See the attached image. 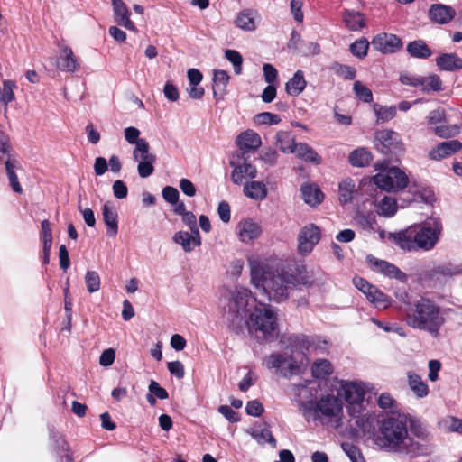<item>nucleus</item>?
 I'll use <instances>...</instances> for the list:
<instances>
[{
  "mask_svg": "<svg viewBox=\"0 0 462 462\" xmlns=\"http://www.w3.org/2000/svg\"><path fill=\"white\" fill-rule=\"evenodd\" d=\"M306 85L307 82L304 79L303 72L297 70L293 77L286 83L285 89L290 96H299L304 90Z\"/></svg>",
  "mask_w": 462,
  "mask_h": 462,
  "instance_id": "32",
  "label": "nucleus"
},
{
  "mask_svg": "<svg viewBox=\"0 0 462 462\" xmlns=\"http://www.w3.org/2000/svg\"><path fill=\"white\" fill-rule=\"evenodd\" d=\"M368 47V41L365 38H361L350 45V51L356 57L364 58L367 54Z\"/></svg>",
  "mask_w": 462,
  "mask_h": 462,
  "instance_id": "52",
  "label": "nucleus"
},
{
  "mask_svg": "<svg viewBox=\"0 0 462 462\" xmlns=\"http://www.w3.org/2000/svg\"><path fill=\"white\" fill-rule=\"evenodd\" d=\"M300 410L307 420L318 419L319 415L340 420L343 414L342 402L336 396L328 394L318 402H302Z\"/></svg>",
  "mask_w": 462,
  "mask_h": 462,
  "instance_id": "7",
  "label": "nucleus"
},
{
  "mask_svg": "<svg viewBox=\"0 0 462 462\" xmlns=\"http://www.w3.org/2000/svg\"><path fill=\"white\" fill-rule=\"evenodd\" d=\"M358 189L356 181L346 177L338 183V201L341 205L349 204L353 201Z\"/></svg>",
  "mask_w": 462,
  "mask_h": 462,
  "instance_id": "24",
  "label": "nucleus"
},
{
  "mask_svg": "<svg viewBox=\"0 0 462 462\" xmlns=\"http://www.w3.org/2000/svg\"><path fill=\"white\" fill-rule=\"evenodd\" d=\"M374 111L377 117V121L386 122L393 119L396 114L395 107L383 106L380 105L374 106Z\"/></svg>",
  "mask_w": 462,
  "mask_h": 462,
  "instance_id": "48",
  "label": "nucleus"
},
{
  "mask_svg": "<svg viewBox=\"0 0 462 462\" xmlns=\"http://www.w3.org/2000/svg\"><path fill=\"white\" fill-rule=\"evenodd\" d=\"M436 63L442 70H455L462 69V59L455 53L442 54L436 60Z\"/></svg>",
  "mask_w": 462,
  "mask_h": 462,
  "instance_id": "33",
  "label": "nucleus"
},
{
  "mask_svg": "<svg viewBox=\"0 0 462 462\" xmlns=\"http://www.w3.org/2000/svg\"><path fill=\"white\" fill-rule=\"evenodd\" d=\"M420 88L423 92L440 91L442 89V81L439 76L432 74L420 78Z\"/></svg>",
  "mask_w": 462,
  "mask_h": 462,
  "instance_id": "40",
  "label": "nucleus"
},
{
  "mask_svg": "<svg viewBox=\"0 0 462 462\" xmlns=\"http://www.w3.org/2000/svg\"><path fill=\"white\" fill-rule=\"evenodd\" d=\"M311 372L314 377L324 379L333 373V365L327 359H318L313 363Z\"/></svg>",
  "mask_w": 462,
  "mask_h": 462,
  "instance_id": "38",
  "label": "nucleus"
},
{
  "mask_svg": "<svg viewBox=\"0 0 462 462\" xmlns=\"http://www.w3.org/2000/svg\"><path fill=\"white\" fill-rule=\"evenodd\" d=\"M133 159L137 162V171L141 178H147L154 171L155 154L150 152L148 142H141L133 150Z\"/></svg>",
  "mask_w": 462,
  "mask_h": 462,
  "instance_id": "10",
  "label": "nucleus"
},
{
  "mask_svg": "<svg viewBox=\"0 0 462 462\" xmlns=\"http://www.w3.org/2000/svg\"><path fill=\"white\" fill-rule=\"evenodd\" d=\"M230 79L228 73L223 69H216L213 76V94L217 96L218 92L222 97L225 93L226 85Z\"/></svg>",
  "mask_w": 462,
  "mask_h": 462,
  "instance_id": "36",
  "label": "nucleus"
},
{
  "mask_svg": "<svg viewBox=\"0 0 462 462\" xmlns=\"http://www.w3.org/2000/svg\"><path fill=\"white\" fill-rule=\"evenodd\" d=\"M353 283L356 289H358L365 295L366 299L369 297V292H372V291L375 288L374 285L370 284L367 281L361 277H355L353 279Z\"/></svg>",
  "mask_w": 462,
  "mask_h": 462,
  "instance_id": "59",
  "label": "nucleus"
},
{
  "mask_svg": "<svg viewBox=\"0 0 462 462\" xmlns=\"http://www.w3.org/2000/svg\"><path fill=\"white\" fill-rule=\"evenodd\" d=\"M163 94H164L165 97L171 102H176L180 98V94H179L178 88L173 84H171L170 82H167L164 85Z\"/></svg>",
  "mask_w": 462,
  "mask_h": 462,
  "instance_id": "62",
  "label": "nucleus"
},
{
  "mask_svg": "<svg viewBox=\"0 0 462 462\" xmlns=\"http://www.w3.org/2000/svg\"><path fill=\"white\" fill-rule=\"evenodd\" d=\"M237 147L245 152H254L262 145L260 135L254 130L248 129L242 132L236 139Z\"/></svg>",
  "mask_w": 462,
  "mask_h": 462,
  "instance_id": "20",
  "label": "nucleus"
},
{
  "mask_svg": "<svg viewBox=\"0 0 462 462\" xmlns=\"http://www.w3.org/2000/svg\"><path fill=\"white\" fill-rule=\"evenodd\" d=\"M405 322L409 327L426 331L436 337L446 323V318L435 301L421 298L409 308L405 314Z\"/></svg>",
  "mask_w": 462,
  "mask_h": 462,
  "instance_id": "5",
  "label": "nucleus"
},
{
  "mask_svg": "<svg viewBox=\"0 0 462 462\" xmlns=\"http://www.w3.org/2000/svg\"><path fill=\"white\" fill-rule=\"evenodd\" d=\"M59 55L56 60V68L65 72H75L79 68V62L72 49L65 42L58 43Z\"/></svg>",
  "mask_w": 462,
  "mask_h": 462,
  "instance_id": "14",
  "label": "nucleus"
},
{
  "mask_svg": "<svg viewBox=\"0 0 462 462\" xmlns=\"http://www.w3.org/2000/svg\"><path fill=\"white\" fill-rule=\"evenodd\" d=\"M461 148L462 143L457 140L442 142L434 147L431 151H430L429 157L431 160H441L458 152Z\"/></svg>",
  "mask_w": 462,
  "mask_h": 462,
  "instance_id": "23",
  "label": "nucleus"
},
{
  "mask_svg": "<svg viewBox=\"0 0 462 462\" xmlns=\"http://www.w3.org/2000/svg\"><path fill=\"white\" fill-rule=\"evenodd\" d=\"M429 367V380L436 382L439 379V372L441 369V363L437 359L430 360L428 363Z\"/></svg>",
  "mask_w": 462,
  "mask_h": 462,
  "instance_id": "60",
  "label": "nucleus"
},
{
  "mask_svg": "<svg viewBox=\"0 0 462 462\" xmlns=\"http://www.w3.org/2000/svg\"><path fill=\"white\" fill-rule=\"evenodd\" d=\"M462 274V263L446 262L434 266L428 271L427 278L434 284L442 283L445 279H451Z\"/></svg>",
  "mask_w": 462,
  "mask_h": 462,
  "instance_id": "11",
  "label": "nucleus"
},
{
  "mask_svg": "<svg viewBox=\"0 0 462 462\" xmlns=\"http://www.w3.org/2000/svg\"><path fill=\"white\" fill-rule=\"evenodd\" d=\"M300 191L304 202L311 207H315L320 204L321 201L323 200V193L321 192L319 188L314 183H303L300 188Z\"/></svg>",
  "mask_w": 462,
  "mask_h": 462,
  "instance_id": "25",
  "label": "nucleus"
},
{
  "mask_svg": "<svg viewBox=\"0 0 462 462\" xmlns=\"http://www.w3.org/2000/svg\"><path fill=\"white\" fill-rule=\"evenodd\" d=\"M103 220L107 227V235L111 237L118 232V216L116 210L110 203L104 204L102 208Z\"/></svg>",
  "mask_w": 462,
  "mask_h": 462,
  "instance_id": "26",
  "label": "nucleus"
},
{
  "mask_svg": "<svg viewBox=\"0 0 462 462\" xmlns=\"http://www.w3.org/2000/svg\"><path fill=\"white\" fill-rule=\"evenodd\" d=\"M372 46L383 53H393L402 46L401 40L394 34L380 33L372 41Z\"/></svg>",
  "mask_w": 462,
  "mask_h": 462,
  "instance_id": "18",
  "label": "nucleus"
},
{
  "mask_svg": "<svg viewBox=\"0 0 462 462\" xmlns=\"http://www.w3.org/2000/svg\"><path fill=\"white\" fill-rule=\"evenodd\" d=\"M367 300L377 309H386L390 305L389 297L376 287L369 292Z\"/></svg>",
  "mask_w": 462,
  "mask_h": 462,
  "instance_id": "42",
  "label": "nucleus"
},
{
  "mask_svg": "<svg viewBox=\"0 0 462 462\" xmlns=\"http://www.w3.org/2000/svg\"><path fill=\"white\" fill-rule=\"evenodd\" d=\"M125 138L130 144H134V146H138L141 142H147L145 139L140 138L141 132L134 127L129 126L124 130Z\"/></svg>",
  "mask_w": 462,
  "mask_h": 462,
  "instance_id": "54",
  "label": "nucleus"
},
{
  "mask_svg": "<svg viewBox=\"0 0 462 462\" xmlns=\"http://www.w3.org/2000/svg\"><path fill=\"white\" fill-rule=\"evenodd\" d=\"M223 304L224 317L236 334L245 330L259 340L270 341L278 336L277 314L272 306L259 303L252 291L242 285L227 288Z\"/></svg>",
  "mask_w": 462,
  "mask_h": 462,
  "instance_id": "1",
  "label": "nucleus"
},
{
  "mask_svg": "<svg viewBox=\"0 0 462 462\" xmlns=\"http://www.w3.org/2000/svg\"><path fill=\"white\" fill-rule=\"evenodd\" d=\"M319 239L320 232L318 226L313 224L305 226L298 236V253L302 256L310 254Z\"/></svg>",
  "mask_w": 462,
  "mask_h": 462,
  "instance_id": "12",
  "label": "nucleus"
},
{
  "mask_svg": "<svg viewBox=\"0 0 462 462\" xmlns=\"http://www.w3.org/2000/svg\"><path fill=\"white\" fill-rule=\"evenodd\" d=\"M244 194L255 200H263L267 196V188L263 182L251 181L244 186Z\"/></svg>",
  "mask_w": 462,
  "mask_h": 462,
  "instance_id": "30",
  "label": "nucleus"
},
{
  "mask_svg": "<svg viewBox=\"0 0 462 462\" xmlns=\"http://www.w3.org/2000/svg\"><path fill=\"white\" fill-rule=\"evenodd\" d=\"M375 139L390 152H402L403 144L400 135L392 130H381L375 134Z\"/></svg>",
  "mask_w": 462,
  "mask_h": 462,
  "instance_id": "19",
  "label": "nucleus"
},
{
  "mask_svg": "<svg viewBox=\"0 0 462 462\" xmlns=\"http://www.w3.org/2000/svg\"><path fill=\"white\" fill-rule=\"evenodd\" d=\"M16 85L14 81L5 79L3 81V85L0 88V101L5 105L14 99V89Z\"/></svg>",
  "mask_w": 462,
  "mask_h": 462,
  "instance_id": "45",
  "label": "nucleus"
},
{
  "mask_svg": "<svg viewBox=\"0 0 462 462\" xmlns=\"http://www.w3.org/2000/svg\"><path fill=\"white\" fill-rule=\"evenodd\" d=\"M367 260L371 266L374 267L375 272L381 273L383 275L396 279L402 282H406L408 280V275L402 272L397 266L393 263H390L386 261L377 259L373 256H368Z\"/></svg>",
  "mask_w": 462,
  "mask_h": 462,
  "instance_id": "16",
  "label": "nucleus"
},
{
  "mask_svg": "<svg viewBox=\"0 0 462 462\" xmlns=\"http://www.w3.org/2000/svg\"><path fill=\"white\" fill-rule=\"evenodd\" d=\"M262 232L261 225L251 218L240 220L236 226V235L244 244L253 243L260 237Z\"/></svg>",
  "mask_w": 462,
  "mask_h": 462,
  "instance_id": "13",
  "label": "nucleus"
},
{
  "mask_svg": "<svg viewBox=\"0 0 462 462\" xmlns=\"http://www.w3.org/2000/svg\"><path fill=\"white\" fill-rule=\"evenodd\" d=\"M443 233L439 218L430 217L421 224L389 233L388 239L404 252H429L435 248Z\"/></svg>",
  "mask_w": 462,
  "mask_h": 462,
  "instance_id": "4",
  "label": "nucleus"
},
{
  "mask_svg": "<svg viewBox=\"0 0 462 462\" xmlns=\"http://www.w3.org/2000/svg\"><path fill=\"white\" fill-rule=\"evenodd\" d=\"M407 51L416 58L426 59L431 55V51L422 41H414L407 46Z\"/></svg>",
  "mask_w": 462,
  "mask_h": 462,
  "instance_id": "41",
  "label": "nucleus"
},
{
  "mask_svg": "<svg viewBox=\"0 0 462 462\" xmlns=\"http://www.w3.org/2000/svg\"><path fill=\"white\" fill-rule=\"evenodd\" d=\"M41 238L43 245H52V233L51 229V223L49 220H43L41 224Z\"/></svg>",
  "mask_w": 462,
  "mask_h": 462,
  "instance_id": "58",
  "label": "nucleus"
},
{
  "mask_svg": "<svg viewBox=\"0 0 462 462\" xmlns=\"http://www.w3.org/2000/svg\"><path fill=\"white\" fill-rule=\"evenodd\" d=\"M85 283L89 293L97 292L100 290V276L96 271H88L85 275Z\"/></svg>",
  "mask_w": 462,
  "mask_h": 462,
  "instance_id": "46",
  "label": "nucleus"
},
{
  "mask_svg": "<svg viewBox=\"0 0 462 462\" xmlns=\"http://www.w3.org/2000/svg\"><path fill=\"white\" fill-rule=\"evenodd\" d=\"M342 448L352 462H365L356 447L348 443H343Z\"/></svg>",
  "mask_w": 462,
  "mask_h": 462,
  "instance_id": "56",
  "label": "nucleus"
},
{
  "mask_svg": "<svg viewBox=\"0 0 462 462\" xmlns=\"http://www.w3.org/2000/svg\"><path fill=\"white\" fill-rule=\"evenodd\" d=\"M367 300L377 309H386L390 305L389 297L376 287L369 292Z\"/></svg>",
  "mask_w": 462,
  "mask_h": 462,
  "instance_id": "43",
  "label": "nucleus"
},
{
  "mask_svg": "<svg viewBox=\"0 0 462 462\" xmlns=\"http://www.w3.org/2000/svg\"><path fill=\"white\" fill-rule=\"evenodd\" d=\"M274 144L283 153H293L294 147L296 146L294 136L288 131H278L274 136Z\"/></svg>",
  "mask_w": 462,
  "mask_h": 462,
  "instance_id": "29",
  "label": "nucleus"
},
{
  "mask_svg": "<svg viewBox=\"0 0 462 462\" xmlns=\"http://www.w3.org/2000/svg\"><path fill=\"white\" fill-rule=\"evenodd\" d=\"M250 434L261 445L269 443L274 447L276 444L275 439L265 424L254 427L251 430Z\"/></svg>",
  "mask_w": 462,
  "mask_h": 462,
  "instance_id": "37",
  "label": "nucleus"
},
{
  "mask_svg": "<svg viewBox=\"0 0 462 462\" xmlns=\"http://www.w3.org/2000/svg\"><path fill=\"white\" fill-rule=\"evenodd\" d=\"M303 3L302 0H291V12L293 15V18L298 23H301L303 21V13L301 11Z\"/></svg>",
  "mask_w": 462,
  "mask_h": 462,
  "instance_id": "61",
  "label": "nucleus"
},
{
  "mask_svg": "<svg viewBox=\"0 0 462 462\" xmlns=\"http://www.w3.org/2000/svg\"><path fill=\"white\" fill-rule=\"evenodd\" d=\"M356 221L363 229H370L373 228L375 223V217L373 213L365 214L358 212L356 217Z\"/></svg>",
  "mask_w": 462,
  "mask_h": 462,
  "instance_id": "55",
  "label": "nucleus"
},
{
  "mask_svg": "<svg viewBox=\"0 0 462 462\" xmlns=\"http://www.w3.org/2000/svg\"><path fill=\"white\" fill-rule=\"evenodd\" d=\"M407 382L410 389L417 398L421 399L429 394L428 384L414 372H407Z\"/></svg>",
  "mask_w": 462,
  "mask_h": 462,
  "instance_id": "28",
  "label": "nucleus"
},
{
  "mask_svg": "<svg viewBox=\"0 0 462 462\" xmlns=\"http://www.w3.org/2000/svg\"><path fill=\"white\" fill-rule=\"evenodd\" d=\"M373 182L380 189L397 192L408 186L409 178L402 169L393 166L382 169L373 177Z\"/></svg>",
  "mask_w": 462,
  "mask_h": 462,
  "instance_id": "8",
  "label": "nucleus"
},
{
  "mask_svg": "<svg viewBox=\"0 0 462 462\" xmlns=\"http://www.w3.org/2000/svg\"><path fill=\"white\" fill-rule=\"evenodd\" d=\"M162 197L167 202L176 204L179 199V191L173 187L166 186L162 189Z\"/></svg>",
  "mask_w": 462,
  "mask_h": 462,
  "instance_id": "63",
  "label": "nucleus"
},
{
  "mask_svg": "<svg viewBox=\"0 0 462 462\" xmlns=\"http://www.w3.org/2000/svg\"><path fill=\"white\" fill-rule=\"evenodd\" d=\"M225 57L232 63L234 67V72L236 75L242 72L243 57L235 50H226L225 51Z\"/></svg>",
  "mask_w": 462,
  "mask_h": 462,
  "instance_id": "50",
  "label": "nucleus"
},
{
  "mask_svg": "<svg viewBox=\"0 0 462 462\" xmlns=\"http://www.w3.org/2000/svg\"><path fill=\"white\" fill-rule=\"evenodd\" d=\"M293 153L306 162L319 163L320 161L317 152L305 143H297L294 147Z\"/></svg>",
  "mask_w": 462,
  "mask_h": 462,
  "instance_id": "39",
  "label": "nucleus"
},
{
  "mask_svg": "<svg viewBox=\"0 0 462 462\" xmlns=\"http://www.w3.org/2000/svg\"><path fill=\"white\" fill-rule=\"evenodd\" d=\"M353 90L356 94V96L365 101V102H371L373 99V94L372 91L366 88L362 82L356 81L353 86Z\"/></svg>",
  "mask_w": 462,
  "mask_h": 462,
  "instance_id": "53",
  "label": "nucleus"
},
{
  "mask_svg": "<svg viewBox=\"0 0 462 462\" xmlns=\"http://www.w3.org/2000/svg\"><path fill=\"white\" fill-rule=\"evenodd\" d=\"M6 174L13 190L18 194L23 193V188L18 181L17 175L14 170V164L9 159L5 161Z\"/></svg>",
  "mask_w": 462,
  "mask_h": 462,
  "instance_id": "47",
  "label": "nucleus"
},
{
  "mask_svg": "<svg viewBox=\"0 0 462 462\" xmlns=\"http://www.w3.org/2000/svg\"><path fill=\"white\" fill-rule=\"evenodd\" d=\"M343 21L351 31H359L366 24L365 18L361 13L350 10L344 12Z\"/></svg>",
  "mask_w": 462,
  "mask_h": 462,
  "instance_id": "31",
  "label": "nucleus"
},
{
  "mask_svg": "<svg viewBox=\"0 0 462 462\" xmlns=\"http://www.w3.org/2000/svg\"><path fill=\"white\" fill-rule=\"evenodd\" d=\"M172 240L177 245H180L184 252H191L195 247H198L201 245V238L199 235V231H178L173 236Z\"/></svg>",
  "mask_w": 462,
  "mask_h": 462,
  "instance_id": "21",
  "label": "nucleus"
},
{
  "mask_svg": "<svg viewBox=\"0 0 462 462\" xmlns=\"http://www.w3.org/2000/svg\"><path fill=\"white\" fill-rule=\"evenodd\" d=\"M113 193L117 199H125L127 196L128 189L126 185L120 180H116L113 183Z\"/></svg>",
  "mask_w": 462,
  "mask_h": 462,
  "instance_id": "64",
  "label": "nucleus"
},
{
  "mask_svg": "<svg viewBox=\"0 0 462 462\" xmlns=\"http://www.w3.org/2000/svg\"><path fill=\"white\" fill-rule=\"evenodd\" d=\"M261 22V16L257 11L252 9H245L240 11L235 20V25L245 32H254L257 29Z\"/></svg>",
  "mask_w": 462,
  "mask_h": 462,
  "instance_id": "17",
  "label": "nucleus"
},
{
  "mask_svg": "<svg viewBox=\"0 0 462 462\" xmlns=\"http://www.w3.org/2000/svg\"><path fill=\"white\" fill-rule=\"evenodd\" d=\"M337 383L338 396L347 403L349 414L357 417L362 412L365 395L373 391V385L358 380H340Z\"/></svg>",
  "mask_w": 462,
  "mask_h": 462,
  "instance_id": "6",
  "label": "nucleus"
},
{
  "mask_svg": "<svg viewBox=\"0 0 462 462\" xmlns=\"http://www.w3.org/2000/svg\"><path fill=\"white\" fill-rule=\"evenodd\" d=\"M441 427L450 432L462 434V420L457 417L449 416L442 420Z\"/></svg>",
  "mask_w": 462,
  "mask_h": 462,
  "instance_id": "49",
  "label": "nucleus"
},
{
  "mask_svg": "<svg viewBox=\"0 0 462 462\" xmlns=\"http://www.w3.org/2000/svg\"><path fill=\"white\" fill-rule=\"evenodd\" d=\"M430 439V433L423 423L410 420L408 427L406 418L398 415L383 420L375 443L388 451L418 457L429 453L426 443Z\"/></svg>",
  "mask_w": 462,
  "mask_h": 462,
  "instance_id": "2",
  "label": "nucleus"
},
{
  "mask_svg": "<svg viewBox=\"0 0 462 462\" xmlns=\"http://www.w3.org/2000/svg\"><path fill=\"white\" fill-rule=\"evenodd\" d=\"M114 11V19L116 23L129 31L135 32L136 28L130 20V12L122 0H111Z\"/></svg>",
  "mask_w": 462,
  "mask_h": 462,
  "instance_id": "22",
  "label": "nucleus"
},
{
  "mask_svg": "<svg viewBox=\"0 0 462 462\" xmlns=\"http://www.w3.org/2000/svg\"><path fill=\"white\" fill-rule=\"evenodd\" d=\"M446 114L444 109L438 108L429 113L427 116L428 124L433 126L439 125V124L445 122Z\"/></svg>",
  "mask_w": 462,
  "mask_h": 462,
  "instance_id": "57",
  "label": "nucleus"
},
{
  "mask_svg": "<svg viewBox=\"0 0 462 462\" xmlns=\"http://www.w3.org/2000/svg\"><path fill=\"white\" fill-rule=\"evenodd\" d=\"M263 365L268 369L280 370L281 374L287 377L300 372L306 366L307 361L297 360L294 356H285L282 354L273 353L266 356L263 361Z\"/></svg>",
  "mask_w": 462,
  "mask_h": 462,
  "instance_id": "9",
  "label": "nucleus"
},
{
  "mask_svg": "<svg viewBox=\"0 0 462 462\" xmlns=\"http://www.w3.org/2000/svg\"><path fill=\"white\" fill-rule=\"evenodd\" d=\"M372 160V154L365 148H358L350 152L348 161L355 167H365Z\"/></svg>",
  "mask_w": 462,
  "mask_h": 462,
  "instance_id": "35",
  "label": "nucleus"
},
{
  "mask_svg": "<svg viewBox=\"0 0 462 462\" xmlns=\"http://www.w3.org/2000/svg\"><path fill=\"white\" fill-rule=\"evenodd\" d=\"M250 283L258 293L269 301L284 302L300 283L310 286L311 282L301 277V281L292 273L283 268L269 269L257 262L250 263Z\"/></svg>",
  "mask_w": 462,
  "mask_h": 462,
  "instance_id": "3",
  "label": "nucleus"
},
{
  "mask_svg": "<svg viewBox=\"0 0 462 462\" xmlns=\"http://www.w3.org/2000/svg\"><path fill=\"white\" fill-rule=\"evenodd\" d=\"M230 165L233 167L231 180L236 185L243 184L246 179H254L257 175L256 168L245 159L232 160Z\"/></svg>",
  "mask_w": 462,
  "mask_h": 462,
  "instance_id": "15",
  "label": "nucleus"
},
{
  "mask_svg": "<svg viewBox=\"0 0 462 462\" xmlns=\"http://www.w3.org/2000/svg\"><path fill=\"white\" fill-rule=\"evenodd\" d=\"M281 122V117L276 114L270 112L259 113L254 116V123L257 125H278Z\"/></svg>",
  "mask_w": 462,
  "mask_h": 462,
  "instance_id": "51",
  "label": "nucleus"
},
{
  "mask_svg": "<svg viewBox=\"0 0 462 462\" xmlns=\"http://www.w3.org/2000/svg\"><path fill=\"white\" fill-rule=\"evenodd\" d=\"M433 133L440 138H449L457 135L460 133L458 125H436L431 127Z\"/></svg>",
  "mask_w": 462,
  "mask_h": 462,
  "instance_id": "44",
  "label": "nucleus"
},
{
  "mask_svg": "<svg viewBox=\"0 0 462 462\" xmlns=\"http://www.w3.org/2000/svg\"><path fill=\"white\" fill-rule=\"evenodd\" d=\"M455 11L447 5L437 4L430 9V19L438 23L444 24L453 19Z\"/></svg>",
  "mask_w": 462,
  "mask_h": 462,
  "instance_id": "27",
  "label": "nucleus"
},
{
  "mask_svg": "<svg viewBox=\"0 0 462 462\" xmlns=\"http://www.w3.org/2000/svg\"><path fill=\"white\" fill-rule=\"evenodd\" d=\"M398 209L396 199L390 196H384L377 203V214L384 217H391L395 215Z\"/></svg>",
  "mask_w": 462,
  "mask_h": 462,
  "instance_id": "34",
  "label": "nucleus"
}]
</instances>
